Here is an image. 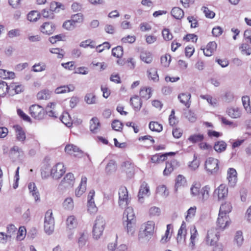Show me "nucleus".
I'll use <instances>...</instances> for the list:
<instances>
[{
	"instance_id": "nucleus-23",
	"label": "nucleus",
	"mask_w": 251,
	"mask_h": 251,
	"mask_svg": "<svg viewBox=\"0 0 251 251\" xmlns=\"http://www.w3.org/2000/svg\"><path fill=\"white\" fill-rule=\"evenodd\" d=\"M190 246L193 248L197 241L199 239V233L195 226H193L190 228Z\"/></svg>"
},
{
	"instance_id": "nucleus-16",
	"label": "nucleus",
	"mask_w": 251,
	"mask_h": 251,
	"mask_svg": "<svg viewBox=\"0 0 251 251\" xmlns=\"http://www.w3.org/2000/svg\"><path fill=\"white\" fill-rule=\"evenodd\" d=\"M210 188L208 186H205L201 188L198 197V201L201 202H204L209 197Z\"/></svg>"
},
{
	"instance_id": "nucleus-30",
	"label": "nucleus",
	"mask_w": 251,
	"mask_h": 251,
	"mask_svg": "<svg viewBox=\"0 0 251 251\" xmlns=\"http://www.w3.org/2000/svg\"><path fill=\"white\" fill-rule=\"evenodd\" d=\"M75 89V86L73 84H69L68 85H63L57 87L55 90V93L56 94H63L72 92L74 91Z\"/></svg>"
},
{
	"instance_id": "nucleus-38",
	"label": "nucleus",
	"mask_w": 251,
	"mask_h": 251,
	"mask_svg": "<svg viewBox=\"0 0 251 251\" xmlns=\"http://www.w3.org/2000/svg\"><path fill=\"white\" fill-rule=\"evenodd\" d=\"M62 206L65 210H73L74 207V203L73 199L71 197H68L66 198L62 203Z\"/></svg>"
},
{
	"instance_id": "nucleus-15",
	"label": "nucleus",
	"mask_w": 251,
	"mask_h": 251,
	"mask_svg": "<svg viewBox=\"0 0 251 251\" xmlns=\"http://www.w3.org/2000/svg\"><path fill=\"white\" fill-rule=\"evenodd\" d=\"M227 179L228 181V185L230 187H234L237 181V172L233 168H229L227 172Z\"/></svg>"
},
{
	"instance_id": "nucleus-63",
	"label": "nucleus",
	"mask_w": 251,
	"mask_h": 251,
	"mask_svg": "<svg viewBox=\"0 0 251 251\" xmlns=\"http://www.w3.org/2000/svg\"><path fill=\"white\" fill-rule=\"evenodd\" d=\"M27 18L29 21L35 22L39 18V14L36 11H31L28 14Z\"/></svg>"
},
{
	"instance_id": "nucleus-9",
	"label": "nucleus",
	"mask_w": 251,
	"mask_h": 251,
	"mask_svg": "<svg viewBox=\"0 0 251 251\" xmlns=\"http://www.w3.org/2000/svg\"><path fill=\"white\" fill-rule=\"evenodd\" d=\"M75 177L73 174L68 173L59 185L58 188L63 190L64 188L72 187L75 183Z\"/></svg>"
},
{
	"instance_id": "nucleus-56",
	"label": "nucleus",
	"mask_w": 251,
	"mask_h": 251,
	"mask_svg": "<svg viewBox=\"0 0 251 251\" xmlns=\"http://www.w3.org/2000/svg\"><path fill=\"white\" fill-rule=\"evenodd\" d=\"M15 74L11 72H8L5 70L0 69V77L3 79L13 78Z\"/></svg>"
},
{
	"instance_id": "nucleus-19",
	"label": "nucleus",
	"mask_w": 251,
	"mask_h": 251,
	"mask_svg": "<svg viewBox=\"0 0 251 251\" xmlns=\"http://www.w3.org/2000/svg\"><path fill=\"white\" fill-rule=\"evenodd\" d=\"M226 112L230 117L233 119L239 118L242 115L241 110L237 107L230 106L227 107Z\"/></svg>"
},
{
	"instance_id": "nucleus-50",
	"label": "nucleus",
	"mask_w": 251,
	"mask_h": 251,
	"mask_svg": "<svg viewBox=\"0 0 251 251\" xmlns=\"http://www.w3.org/2000/svg\"><path fill=\"white\" fill-rule=\"evenodd\" d=\"M151 88L144 87L140 91V96L145 99H149L151 96Z\"/></svg>"
},
{
	"instance_id": "nucleus-6",
	"label": "nucleus",
	"mask_w": 251,
	"mask_h": 251,
	"mask_svg": "<svg viewBox=\"0 0 251 251\" xmlns=\"http://www.w3.org/2000/svg\"><path fill=\"white\" fill-rule=\"evenodd\" d=\"M219 161L213 157H209L205 162V168L208 173L215 174L219 170Z\"/></svg>"
},
{
	"instance_id": "nucleus-42",
	"label": "nucleus",
	"mask_w": 251,
	"mask_h": 251,
	"mask_svg": "<svg viewBox=\"0 0 251 251\" xmlns=\"http://www.w3.org/2000/svg\"><path fill=\"white\" fill-rule=\"evenodd\" d=\"M140 58L143 61L148 64L151 63L152 60L151 53L147 51L142 52L140 55Z\"/></svg>"
},
{
	"instance_id": "nucleus-37",
	"label": "nucleus",
	"mask_w": 251,
	"mask_h": 251,
	"mask_svg": "<svg viewBox=\"0 0 251 251\" xmlns=\"http://www.w3.org/2000/svg\"><path fill=\"white\" fill-rule=\"evenodd\" d=\"M232 208L231 204L230 202H226L221 205L219 213L228 215V214L231 212Z\"/></svg>"
},
{
	"instance_id": "nucleus-53",
	"label": "nucleus",
	"mask_w": 251,
	"mask_h": 251,
	"mask_svg": "<svg viewBox=\"0 0 251 251\" xmlns=\"http://www.w3.org/2000/svg\"><path fill=\"white\" fill-rule=\"evenodd\" d=\"M9 88L7 83L3 81H0V97L4 96L9 91Z\"/></svg>"
},
{
	"instance_id": "nucleus-8",
	"label": "nucleus",
	"mask_w": 251,
	"mask_h": 251,
	"mask_svg": "<svg viewBox=\"0 0 251 251\" xmlns=\"http://www.w3.org/2000/svg\"><path fill=\"white\" fill-rule=\"evenodd\" d=\"M95 192L94 190H91L87 197V210L91 214H95L98 211V207L96 206L94 197Z\"/></svg>"
},
{
	"instance_id": "nucleus-45",
	"label": "nucleus",
	"mask_w": 251,
	"mask_h": 251,
	"mask_svg": "<svg viewBox=\"0 0 251 251\" xmlns=\"http://www.w3.org/2000/svg\"><path fill=\"white\" fill-rule=\"evenodd\" d=\"M204 139L202 134H194L189 136L188 140L192 143H197L201 142Z\"/></svg>"
},
{
	"instance_id": "nucleus-17",
	"label": "nucleus",
	"mask_w": 251,
	"mask_h": 251,
	"mask_svg": "<svg viewBox=\"0 0 251 251\" xmlns=\"http://www.w3.org/2000/svg\"><path fill=\"white\" fill-rule=\"evenodd\" d=\"M65 151L67 153L75 156H79L82 154V151L80 150L78 147L73 144H68L66 145L65 148Z\"/></svg>"
},
{
	"instance_id": "nucleus-10",
	"label": "nucleus",
	"mask_w": 251,
	"mask_h": 251,
	"mask_svg": "<svg viewBox=\"0 0 251 251\" xmlns=\"http://www.w3.org/2000/svg\"><path fill=\"white\" fill-rule=\"evenodd\" d=\"M65 170L63 163H58L53 166L51 169V176L54 179L60 178L65 173Z\"/></svg>"
},
{
	"instance_id": "nucleus-7",
	"label": "nucleus",
	"mask_w": 251,
	"mask_h": 251,
	"mask_svg": "<svg viewBox=\"0 0 251 251\" xmlns=\"http://www.w3.org/2000/svg\"><path fill=\"white\" fill-rule=\"evenodd\" d=\"M29 110L31 116L36 120H39L43 119L45 115L44 108L39 105H31Z\"/></svg>"
},
{
	"instance_id": "nucleus-1",
	"label": "nucleus",
	"mask_w": 251,
	"mask_h": 251,
	"mask_svg": "<svg viewBox=\"0 0 251 251\" xmlns=\"http://www.w3.org/2000/svg\"><path fill=\"white\" fill-rule=\"evenodd\" d=\"M154 222L151 221L143 224L139 231V239L148 241L151 239L154 233Z\"/></svg>"
},
{
	"instance_id": "nucleus-46",
	"label": "nucleus",
	"mask_w": 251,
	"mask_h": 251,
	"mask_svg": "<svg viewBox=\"0 0 251 251\" xmlns=\"http://www.w3.org/2000/svg\"><path fill=\"white\" fill-rule=\"evenodd\" d=\"M156 193L163 198H166L169 195V191L165 185H162L157 187Z\"/></svg>"
},
{
	"instance_id": "nucleus-62",
	"label": "nucleus",
	"mask_w": 251,
	"mask_h": 251,
	"mask_svg": "<svg viewBox=\"0 0 251 251\" xmlns=\"http://www.w3.org/2000/svg\"><path fill=\"white\" fill-rule=\"evenodd\" d=\"M200 165L199 160L197 159V156L194 154L193 160L189 164V167L191 170H196Z\"/></svg>"
},
{
	"instance_id": "nucleus-47",
	"label": "nucleus",
	"mask_w": 251,
	"mask_h": 251,
	"mask_svg": "<svg viewBox=\"0 0 251 251\" xmlns=\"http://www.w3.org/2000/svg\"><path fill=\"white\" fill-rule=\"evenodd\" d=\"M149 126L150 129L153 131L159 132L163 129L162 126L156 122H151Z\"/></svg>"
},
{
	"instance_id": "nucleus-44",
	"label": "nucleus",
	"mask_w": 251,
	"mask_h": 251,
	"mask_svg": "<svg viewBox=\"0 0 251 251\" xmlns=\"http://www.w3.org/2000/svg\"><path fill=\"white\" fill-rule=\"evenodd\" d=\"M186 182V180L184 176L181 175H178L176 180L175 190L177 191L181 186H184Z\"/></svg>"
},
{
	"instance_id": "nucleus-54",
	"label": "nucleus",
	"mask_w": 251,
	"mask_h": 251,
	"mask_svg": "<svg viewBox=\"0 0 251 251\" xmlns=\"http://www.w3.org/2000/svg\"><path fill=\"white\" fill-rule=\"evenodd\" d=\"M243 105L248 113H251V106L250 104V98L248 96H243L242 98Z\"/></svg>"
},
{
	"instance_id": "nucleus-22",
	"label": "nucleus",
	"mask_w": 251,
	"mask_h": 251,
	"mask_svg": "<svg viewBox=\"0 0 251 251\" xmlns=\"http://www.w3.org/2000/svg\"><path fill=\"white\" fill-rule=\"evenodd\" d=\"M187 234L186 225L183 222L181 225L177 233L176 240L178 243L184 242L185 241Z\"/></svg>"
},
{
	"instance_id": "nucleus-40",
	"label": "nucleus",
	"mask_w": 251,
	"mask_h": 251,
	"mask_svg": "<svg viewBox=\"0 0 251 251\" xmlns=\"http://www.w3.org/2000/svg\"><path fill=\"white\" fill-rule=\"evenodd\" d=\"M171 14L176 19H181L184 16V12L179 7H174L172 9Z\"/></svg>"
},
{
	"instance_id": "nucleus-51",
	"label": "nucleus",
	"mask_w": 251,
	"mask_h": 251,
	"mask_svg": "<svg viewBox=\"0 0 251 251\" xmlns=\"http://www.w3.org/2000/svg\"><path fill=\"white\" fill-rule=\"evenodd\" d=\"M60 120L67 126L70 127L72 125V121L70 115L67 112L64 113L60 117Z\"/></svg>"
},
{
	"instance_id": "nucleus-3",
	"label": "nucleus",
	"mask_w": 251,
	"mask_h": 251,
	"mask_svg": "<svg viewBox=\"0 0 251 251\" xmlns=\"http://www.w3.org/2000/svg\"><path fill=\"white\" fill-rule=\"evenodd\" d=\"M54 229V219L52 217V211L49 209L45 213L44 218V230L48 235L51 234Z\"/></svg>"
},
{
	"instance_id": "nucleus-64",
	"label": "nucleus",
	"mask_w": 251,
	"mask_h": 251,
	"mask_svg": "<svg viewBox=\"0 0 251 251\" xmlns=\"http://www.w3.org/2000/svg\"><path fill=\"white\" fill-rule=\"evenodd\" d=\"M9 91H14L16 94H18L24 90V87L21 85H16L15 84H12L10 85L9 88Z\"/></svg>"
},
{
	"instance_id": "nucleus-41",
	"label": "nucleus",
	"mask_w": 251,
	"mask_h": 251,
	"mask_svg": "<svg viewBox=\"0 0 251 251\" xmlns=\"http://www.w3.org/2000/svg\"><path fill=\"white\" fill-rule=\"evenodd\" d=\"M131 104L135 110H139L142 106V103L138 96H135L130 99Z\"/></svg>"
},
{
	"instance_id": "nucleus-21",
	"label": "nucleus",
	"mask_w": 251,
	"mask_h": 251,
	"mask_svg": "<svg viewBox=\"0 0 251 251\" xmlns=\"http://www.w3.org/2000/svg\"><path fill=\"white\" fill-rule=\"evenodd\" d=\"M13 128L15 131L17 140L24 143L26 139L25 133L24 130L18 125L14 126Z\"/></svg>"
},
{
	"instance_id": "nucleus-39",
	"label": "nucleus",
	"mask_w": 251,
	"mask_h": 251,
	"mask_svg": "<svg viewBox=\"0 0 251 251\" xmlns=\"http://www.w3.org/2000/svg\"><path fill=\"white\" fill-rule=\"evenodd\" d=\"M227 145L226 143L223 141H219L215 142L214 149L218 152H222L224 151L226 148Z\"/></svg>"
},
{
	"instance_id": "nucleus-4",
	"label": "nucleus",
	"mask_w": 251,
	"mask_h": 251,
	"mask_svg": "<svg viewBox=\"0 0 251 251\" xmlns=\"http://www.w3.org/2000/svg\"><path fill=\"white\" fill-rule=\"evenodd\" d=\"M220 238V234L217 229L212 228L208 230L205 238V242L207 246H214L218 243Z\"/></svg>"
},
{
	"instance_id": "nucleus-11",
	"label": "nucleus",
	"mask_w": 251,
	"mask_h": 251,
	"mask_svg": "<svg viewBox=\"0 0 251 251\" xmlns=\"http://www.w3.org/2000/svg\"><path fill=\"white\" fill-rule=\"evenodd\" d=\"M50 7V10H47L45 9L42 11V14L44 17L52 18H53V11H55L57 10L58 8H61L62 9H63L64 8V6L63 5L57 2H51Z\"/></svg>"
},
{
	"instance_id": "nucleus-61",
	"label": "nucleus",
	"mask_w": 251,
	"mask_h": 251,
	"mask_svg": "<svg viewBox=\"0 0 251 251\" xmlns=\"http://www.w3.org/2000/svg\"><path fill=\"white\" fill-rule=\"evenodd\" d=\"M71 19L76 24L82 23L83 20V15L79 13L73 15L71 17Z\"/></svg>"
},
{
	"instance_id": "nucleus-33",
	"label": "nucleus",
	"mask_w": 251,
	"mask_h": 251,
	"mask_svg": "<svg viewBox=\"0 0 251 251\" xmlns=\"http://www.w3.org/2000/svg\"><path fill=\"white\" fill-rule=\"evenodd\" d=\"M88 240V235L86 232H80L77 240V244L79 248H82L84 247Z\"/></svg>"
},
{
	"instance_id": "nucleus-60",
	"label": "nucleus",
	"mask_w": 251,
	"mask_h": 251,
	"mask_svg": "<svg viewBox=\"0 0 251 251\" xmlns=\"http://www.w3.org/2000/svg\"><path fill=\"white\" fill-rule=\"evenodd\" d=\"M76 26V25L72 19L68 20L63 23V27L67 30H71Z\"/></svg>"
},
{
	"instance_id": "nucleus-27",
	"label": "nucleus",
	"mask_w": 251,
	"mask_h": 251,
	"mask_svg": "<svg viewBox=\"0 0 251 251\" xmlns=\"http://www.w3.org/2000/svg\"><path fill=\"white\" fill-rule=\"evenodd\" d=\"M217 48V44L215 42H210L206 46L205 49H203L204 54L207 56L212 55Z\"/></svg>"
},
{
	"instance_id": "nucleus-28",
	"label": "nucleus",
	"mask_w": 251,
	"mask_h": 251,
	"mask_svg": "<svg viewBox=\"0 0 251 251\" xmlns=\"http://www.w3.org/2000/svg\"><path fill=\"white\" fill-rule=\"evenodd\" d=\"M100 125L99 119L96 117L91 119L90 121V130L94 133L98 132L100 130Z\"/></svg>"
},
{
	"instance_id": "nucleus-43",
	"label": "nucleus",
	"mask_w": 251,
	"mask_h": 251,
	"mask_svg": "<svg viewBox=\"0 0 251 251\" xmlns=\"http://www.w3.org/2000/svg\"><path fill=\"white\" fill-rule=\"evenodd\" d=\"M51 92L48 90H43L37 94V98L38 100H48L50 98Z\"/></svg>"
},
{
	"instance_id": "nucleus-13",
	"label": "nucleus",
	"mask_w": 251,
	"mask_h": 251,
	"mask_svg": "<svg viewBox=\"0 0 251 251\" xmlns=\"http://www.w3.org/2000/svg\"><path fill=\"white\" fill-rule=\"evenodd\" d=\"M150 195V187L148 184L144 182L141 184L138 193L139 201L140 202H143V199L146 197H148Z\"/></svg>"
},
{
	"instance_id": "nucleus-18",
	"label": "nucleus",
	"mask_w": 251,
	"mask_h": 251,
	"mask_svg": "<svg viewBox=\"0 0 251 251\" xmlns=\"http://www.w3.org/2000/svg\"><path fill=\"white\" fill-rule=\"evenodd\" d=\"M136 220L123 221L125 228L128 235L133 236L136 230Z\"/></svg>"
},
{
	"instance_id": "nucleus-2",
	"label": "nucleus",
	"mask_w": 251,
	"mask_h": 251,
	"mask_svg": "<svg viewBox=\"0 0 251 251\" xmlns=\"http://www.w3.org/2000/svg\"><path fill=\"white\" fill-rule=\"evenodd\" d=\"M105 224V219L102 216L100 215L97 216L92 230L93 237L94 239L98 240L102 235Z\"/></svg>"
},
{
	"instance_id": "nucleus-14",
	"label": "nucleus",
	"mask_w": 251,
	"mask_h": 251,
	"mask_svg": "<svg viewBox=\"0 0 251 251\" xmlns=\"http://www.w3.org/2000/svg\"><path fill=\"white\" fill-rule=\"evenodd\" d=\"M191 95L188 92L181 93L177 96V99L180 102L187 108L190 107L191 104Z\"/></svg>"
},
{
	"instance_id": "nucleus-49",
	"label": "nucleus",
	"mask_w": 251,
	"mask_h": 251,
	"mask_svg": "<svg viewBox=\"0 0 251 251\" xmlns=\"http://www.w3.org/2000/svg\"><path fill=\"white\" fill-rule=\"evenodd\" d=\"M84 100L88 104H93L97 103L96 97L93 93L87 94L85 96Z\"/></svg>"
},
{
	"instance_id": "nucleus-58",
	"label": "nucleus",
	"mask_w": 251,
	"mask_h": 251,
	"mask_svg": "<svg viewBox=\"0 0 251 251\" xmlns=\"http://www.w3.org/2000/svg\"><path fill=\"white\" fill-rule=\"evenodd\" d=\"M11 153L17 156L19 158H22L24 155L23 151L17 146H14L11 149Z\"/></svg>"
},
{
	"instance_id": "nucleus-48",
	"label": "nucleus",
	"mask_w": 251,
	"mask_h": 251,
	"mask_svg": "<svg viewBox=\"0 0 251 251\" xmlns=\"http://www.w3.org/2000/svg\"><path fill=\"white\" fill-rule=\"evenodd\" d=\"M17 234V228L15 226L10 225L7 227V238L11 239Z\"/></svg>"
},
{
	"instance_id": "nucleus-20",
	"label": "nucleus",
	"mask_w": 251,
	"mask_h": 251,
	"mask_svg": "<svg viewBox=\"0 0 251 251\" xmlns=\"http://www.w3.org/2000/svg\"><path fill=\"white\" fill-rule=\"evenodd\" d=\"M214 194L218 196L219 199H223L228 195V189L225 184H221L214 191Z\"/></svg>"
},
{
	"instance_id": "nucleus-29",
	"label": "nucleus",
	"mask_w": 251,
	"mask_h": 251,
	"mask_svg": "<svg viewBox=\"0 0 251 251\" xmlns=\"http://www.w3.org/2000/svg\"><path fill=\"white\" fill-rule=\"evenodd\" d=\"M28 188L35 201H40V195L38 189L34 183L30 182L28 184Z\"/></svg>"
},
{
	"instance_id": "nucleus-55",
	"label": "nucleus",
	"mask_w": 251,
	"mask_h": 251,
	"mask_svg": "<svg viewBox=\"0 0 251 251\" xmlns=\"http://www.w3.org/2000/svg\"><path fill=\"white\" fill-rule=\"evenodd\" d=\"M239 50L243 54L250 55L251 54V48L247 44H242Z\"/></svg>"
},
{
	"instance_id": "nucleus-34",
	"label": "nucleus",
	"mask_w": 251,
	"mask_h": 251,
	"mask_svg": "<svg viewBox=\"0 0 251 251\" xmlns=\"http://www.w3.org/2000/svg\"><path fill=\"white\" fill-rule=\"evenodd\" d=\"M148 78L154 82L159 80V76L157 74V69L155 68H151L147 71Z\"/></svg>"
},
{
	"instance_id": "nucleus-32",
	"label": "nucleus",
	"mask_w": 251,
	"mask_h": 251,
	"mask_svg": "<svg viewBox=\"0 0 251 251\" xmlns=\"http://www.w3.org/2000/svg\"><path fill=\"white\" fill-rule=\"evenodd\" d=\"M177 162L176 160H173L170 162H167L166 167L163 171L164 176L169 175L174 170L175 165H177Z\"/></svg>"
},
{
	"instance_id": "nucleus-57",
	"label": "nucleus",
	"mask_w": 251,
	"mask_h": 251,
	"mask_svg": "<svg viewBox=\"0 0 251 251\" xmlns=\"http://www.w3.org/2000/svg\"><path fill=\"white\" fill-rule=\"evenodd\" d=\"M197 207L194 206L191 207L187 212V215L186 216V220L187 221H189L194 217L196 212Z\"/></svg>"
},
{
	"instance_id": "nucleus-59",
	"label": "nucleus",
	"mask_w": 251,
	"mask_h": 251,
	"mask_svg": "<svg viewBox=\"0 0 251 251\" xmlns=\"http://www.w3.org/2000/svg\"><path fill=\"white\" fill-rule=\"evenodd\" d=\"M112 54L117 58H120L123 54V49L121 46H117L112 49Z\"/></svg>"
},
{
	"instance_id": "nucleus-25",
	"label": "nucleus",
	"mask_w": 251,
	"mask_h": 251,
	"mask_svg": "<svg viewBox=\"0 0 251 251\" xmlns=\"http://www.w3.org/2000/svg\"><path fill=\"white\" fill-rule=\"evenodd\" d=\"M136 220L133 209L131 207H127L123 214V221Z\"/></svg>"
},
{
	"instance_id": "nucleus-24",
	"label": "nucleus",
	"mask_w": 251,
	"mask_h": 251,
	"mask_svg": "<svg viewBox=\"0 0 251 251\" xmlns=\"http://www.w3.org/2000/svg\"><path fill=\"white\" fill-rule=\"evenodd\" d=\"M55 27L52 23L50 22H46L41 25L40 29L41 31L46 34L50 35L53 33L55 30Z\"/></svg>"
},
{
	"instance_id": "nucleus-52",
	"label": "nucleus",
	"mask_w": 251,
	"mask_h": 251,
	"mask_svg": "<svg viewBox=\"0 0 251 251\" xmlns=\"http://www.w3.org/2000/svg\"><path fill=\"white\" fill-rule=\"evenodd\" d=\"M201 188L200 184L198 183L193 184L190 188L191 196L193 197H197Z\"/></svg>"
},
{
	"instance_id": "nucleus-12",
	"label": "nucleus",
	"mask_w": 251,
	"mask_h": 251,
	"mask_svg": "<svg viewBox=\"0 0 251 251\" xmlns=\"http://www.w3.org/2000/svg\"><path fill=\"white\" fill-rule=\"evenodd\" d=\"M216 223L219 228L224 230L229 225L230 220L228 215L219 213Z\"/></svg>"
},
{
	"instance_id": "nucleus-31",
	"label": "nucleus",
	"mask_w": 251,
	"mask_h": 251,
	"mask_svg": "<svg viewBox=\"0 0 251 251\" xmlns=\"http://www.w3.org/2000/svg\"><path fill=\"white\" fill-rule=\"evenodd\" d=\"M244 240L242 232L240 230L236 231L233 240L234 245L240 248L242 246Z\"/></svg>"
},
{
	"instance_id": "nucleus-35",
	"label": "nucleus",
	"mask_w": 251,
	"mask_h": 251,
	"mask_svg": "<svg viewBox=\"0 0 251 251\" xmlns=\"http://www.w3.org/2000/svg\"><path fill=\"white\" fill-rule=\"evenodd\" d=\"M116 169L117 165L116 162L114 160H111L107 164L105 171L107 174L110 175L115 172Z\"/></svg>"
},
{
	"instance_id": "nucleus-26",
	"label": "nucleus",
	"mask_w": 251,
	"mask_h": 251,
	"mask_svg": "<svg viewBox=\"0 0 251 251\" xmlns=\"http://www.w3.org/2000/svg\"><path fill=\"white\" fill-rule=\"evenodd\" d=\"M176 153L174 152H170L163 154H156L151 157V161L154 163H159L166 159L168 155H175Z\"/></svg>"
},
{
	"instance_id": "nucleus-36",
	"label": "nucleus",
	"mask_w": 251,
	"mask_h": 251,
	"mask_svg": "<svg viewBox=\"0 0 251 251\" xmlns=\"http://www.w3.org/2000/svg\"><path fill=\"white\" fill-rule=\"evenodd\" d=\"M67 227L70 229L75 228L77 225V220L73 215L69 216L66 220Z\"/></svg>"
},
{
	"instance_id": "nucleus-5",
	"label": "nucleus",
	"mask_w": 251,
	"mask_h": 251,
	"mask_svg": "<svg viewBox=\"0 0 251 251\" xmlns=\"http://www.w3.org/2000/svg\"><path fill=\"white\" fill-rule=\"evenodd\" d=\"M130 201L127 190L125 187H121L119 190V205L124 208L126 206Z\"/></svg>"
}]
</instances>
